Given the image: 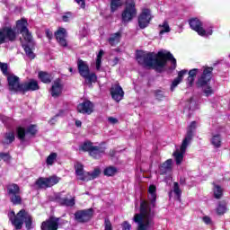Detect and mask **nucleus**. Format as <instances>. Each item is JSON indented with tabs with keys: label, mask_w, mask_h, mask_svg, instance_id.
<instances>
[{
	"label": "nucleus",
	"mask_w": 230,
	"mask_h": 230,
	"mask_svg": "<svg viewBox=\"0 0 230 230\" xmlns=\"http://www.w3.org/2000/svg\"><path fill=\"white\" fill-rule=\"evenodd\" d=\"M49 93L53 98H58L60 94H62L61 87H52L49 90Z\"/></svg>",
	"instance_id": "nucleus-34"
},
{
	"label": "nucleus",
	"mask_w": 230,
	"mask_h": 230,
	"mask_svg": "<svg viewBox=\"0 0 230 230\" xmlns=\"http://www.w3.org/2000/svg\"><path fill=\"white\" fill-rule=\"evenodd\" d=\"M54 36L59 46L67 48V40H66V37H67V31H66L65 28L59 27L58 30L55 31Z\"/></svg>",
	"instance_id": "nucleus-15"
},
{
	"label": "nucleus",
	"mask_w": 230,
	"mask_h": 230,
	"mask_svg": "<svg viewBox=\"0 0 230 230\" xmlns=\"http://www.w3.org/2000/svg\"><path fill=\"white\" fill-rule=\"evenodd\" d=\"M45 33H46V37H47V39H49V40H53V31H51V30L46 29Z\"/></svg>",
	"instance_id": "nucleus-49"
},
{
	"label": "nucleus",
	"mask_w": 230,
	"mask_h": 230,
	"mask_svg": "<svg viewBox=\"0 0 230 230\" xmlns=\"http://www.w3.org/2000/svg\"><path fill=\"white\" fill-rule=\"evenodd\" d=\"M120 39L121 32H116L114 34H111V36L108 40V42L109 44H111V46H116V44H119Z\"/></svg>",
	"instance_id": "nucleus-28"
},
{
	"label": "nucleus",
	"mask_w": 230,
	"mask_h": 230,
	"mask_svg": "<svg viewBox=\"0 0 230 230\" xmlns=\"http://www.w3.org/2000/svg\"><path fill=\"white\" fill-rule=\"evenodd\" d=\"M189 26L193 31H196L199 37H206V29L204 28V23L199 18H190L189 20Z\"/></svg>",
	"instance_id": "nucleus-13"
},
{
	"label": "nucleus",
	"mask_w": 230,
	"mask_h": 230,
	"mask_svg": "<svg viewBox=\"0 0 230 230\" xmlns=\"http://www.w3.org/2000/svg\"><path fill=\"white\" fill-rule=\"evenodd\" d=\"M203 222H204L205 224H207L208 226H209V224H211V217H203Z\"/></svg>",
	"instance_id": "nucleus-56"
},
{
	"label": "nucleus",
	"mask_w": 230,
	"mask_h": 230,
	"mask_svg": "<svg viewBox=\"0 0 230 230\" xmlns=\"http://www.w3.org/2000/svg\"><path fill=\"white\" fill-rule=\"evenodd\" d=\"M111 94L112 100H114L117 102H121V100H123V97L125 96V92H123V88L121 87H111Z\"/></svg>",
	"instance_id": "nucleus-19"
},
{
	"label": "nucleus",
	"mask_w": 230,
	"mask_h": 230,
	"mask_svg": "<svg viewBox=\"0 0 230 230\" xmlns=\"http://www.w3.org/2000/svg\"><path fill=\"white\" fill-rule=\"evenodd\" d=\"M75 126L80 128L82 127V121L81 120H75Z\"/></svg>",
	"instance_id": "nucleus-59"
},
{
	"label": "nucleus",
	"mask_w": 230,
	"mask_h": 230,
	"mask_svg": "<svg viewBox=\"0 0 230 230\" xmlns=\"http://www.w3.org/2000/svg\"><path fill=\"white\" fill-rule=\"evenodd\" d=\"M37 87H9L11 94H26L28 91H37Z\"/></svg>",
	"instance_id": "nucleus-21"
},
{
	"label": "nucleus",
	"mask_w": 230,
	"mask_h": 230,
	"mask_svg": "<svg viewBox=\"0 0 230 230\" xmlns=\"http://www.w3.org/2000/svg\"><path fill=\"white\" fill-rule=\"evenodd\" d=\"M15 140V134L13 132H9L5 134L4 143L5 145H10V143H13Z\"/></svg>",
	"instance_id": "nucleus-31"
},
{
	"label": "nucleus",
	"mask_w": 230,
	"mask_h": 230,
	"mask_svg": "<svg viewBox=\"0 0 230 230\" xmlns=\"http://www.w3.org/2000/svg\"><path fill=\"white\" fill-rule=\"evenodd\" d=\"M137 15L135 0H127L124 10L121 13V21L123 24H128Z\"/></svg>",
	"instance_id": "nucleus-8"
},
{
	"label": "nucleus",
	"mask_w": 230,
	"mask_h": 230,
	"mask_svg": "<svg viewBox=\"0 0 230 230\" xmlns=\"http://www.w3.org/2000/svg\"><path fill=\"white\" fill-rule=\"evenodd\" d=\"M20 40H22V38H20Z\"/></svg>",
	"instance_id": "nucleus-62"
},
{
	"label": "nucleus",
	"mask_w": 230,
	"mask_h": 230,
	"mask_svg": "<svg viewBox=\"0 0 230 230\" xmlns=\"http://www.w3.org/2000/svg\"><path fill=\"white\" fill-rule=\"evenodd\" d=\"M27 134H31V136H35L37 134V125H31L27 128Z\"/></svg>",
	"instance_id": "nucleus-45"
},
{
	"label": "nucleus",
	"mask_w": 230,
	"mask_h": 230,
	"mask_svg": "<svg viewBox=\"0 0 230 230\" xmlns=\"http://www.w3.org/2000/svg\"><path fill=\"white\" fill-rule=\"evenodd\" d=\"M209 35H213V30H208V31H206V35L205 37L207 36H209Z\"/></svg>",
	"instance_id": "nucleus-58"
},
{
	"label": "nucleus",
	"mask_w": 230,
	"mask_h": 230,
	"mask_svg": "<svg viewBox=\"0 0 230 230\" xmlns=\"http://www.w3.org/2000/svg\"><path fill=\"white\" fill-rule=\"evenodd\" d=\"M155 96L157 100H161V98H163V92L162 91L156 92Z\"/></svg>",
	"instance_id": "nucleus-57"
},
{
	"label": "nucleus",
	"mask_w": 230,
	"mask_h": 230,
	"mask_svg": "<svg viewBox=\"0 0 230 230\" xmlns=\"http://www.w3.org/2000/svg\"><path fill=\"white\" fill-rule=\"evenodd\" d=\"M216 211L217 215H224L227 213V203L226 201H219L216 208Z\"/></svg>",
	"instance_id": "nucleus-29"
},
{
	"label": "nucleus",
	"mask_w": 230,
	"mask_h": 230,
	"mask_svg": "<svg viewBox=\"0 0 230 230\" xmlns=\"http://www.w3.org/2000/svg\"><path fill=\"white\" fill-rule=\"evenodd\" d=\"M210 143L214 148H220L222 146V136L218 133H212Z\"/></svg>",
	"instance_id": "nucleus-23"
},
{
	"label": "nucleus",
	"mask_w": 230,
	"mask_h": 230,
	"mask_svg": "<svg viewBox=\"0 0 230 230\" xmlns=\"http://www.w3.org/2000/svg\"><path fill=\"white\" fill-rule=\"evenodd\" d=\"M195 128H197V122L192 121L187 128L186 136L183 138L180 148H176L173 153L174 161L177 166L182 164V161H184V155L186 154L188 146H190V144L191 143V139H193Z\"/></svg>",
	"instance_id": "nucleus-4"
},
{
	"label": "nucleus",
	"mask_w": 230,
	"mask_h": 230,
	"mask_svg": "<svg viewBox=\"0 0 230 230\" xmlns=\"http://www.w3.org/2000/svg\"><path fill=\"white\" fill-rule=\"evenodd\" d=\"M8 217L15 229H22L24 223L28 229H31V216L26 210L22 209L16 215L15 212L11 211Z\"/></svg>",
	"instance_id": "nucleus-5"
},
{
	"label": "nucleus",
	"mask_w": 230,
	"mask_h": 230,
	"mask_svg": "<svg viewBox=\"0 0 230 230\" xmlns=\"http://www.w3.org/2000/svg\"><path fill=\"white\" fill-rule=\"evenodd\" d=\"M37 186H39V188H49V185L48 183V178H40L37 181H36Z\"/></svg>",
	"instance_id": "nucleus-35"
},
{
	"label": "nucleus",
	"mask_w": 230,
	"mask_h": 230,
	"mask_svg": "<svg viewBox=\"0 0 230 230\" xmlns=\"http://www.w3.org/2000/svg\"><path fill=\"white\" fill-rule=\"evenodd\" d=\"M94 146H93V143L91 142H84V144H82L79 146V151L80 152H89V154L91 153V150H93V147Z\"/></svg>",
	"instance_id": "nucleus-30"
},
{
	"label": "nucleus",
	"mask_w": 230,
	"mask_h": 230,
	"mask_svg": "<svg viewBox=\"0 0 230 230\" xmlns=\"http://www.w3.org/2000/svg\"><path fill=\"white\" fill-rule=\"evenodd\" d=\"M69 71H70V73H73V68L70 67V68H69Z\"/></svg>",
	"instance_id": "nucleus-61"
},
{
	"label": "nucleus",
	"mask_w": 230,
	"mask_h": 230,
	"mask_svg": "<svg viewBox=\"0 0 230 230\" xmlns=\"http://www.w3.org/2000/svg\"><path fill=\"white\" fill-rule=\"evenodd\" d=\"M203 92L205 93L206 96H211L213 90L211 89V87H205L203 89Z\"/></svg>",
	"instance_id": "nucleus-51"
},
{
	"label": "nucleus",
	"mask_w": 230,
	"mask_h": 230,
	"mask_svg": "<svg viewBox=\"0 0 230 230\" xmlns=\"http://www.w3.org/2000/svg\"><path fill=\"white\" fill-rule=\"evenodd\" d=\"M71 19H73V13L71 12H66L62 16L63 22H69Z\"/></svg>",
	"instance_id": "nucleus-44"
},
{
	"label": "nucleus",
	"mask_w": 230,
	"mask_h": 230,
	"mask_svg": "<svg viewBox=\"0 0 230 230\" xmlns=\"http://www.w3.org/2000/svg\"><path fill=\"white\" fill-rule=\"evenodd\" d=\"M100 169H94L93 172H88L87 179L88 181H93L100 176Z\"/></svg>",
	"instance_id": "nucleus-42"
},
{
	"label": "nucleus",
	"mask_w": 230,
	"mask_h": 230,
	"mask_svg": "<svg viewBox=\"0 0 230 230\" xmlns=\"http://www.w3.org/2000/svg\"><path fill=\"white\" fill-rule=\"evenodd\" d=\"M0 85H1V79H0Z\"/></svg>",
	"instance_id": "nucleus-64"
},
{
	"label": "nucleus",
	"mask_w": 230,
	"mask_h": 230,
	"mask_svg": "<svg viewBox=\"0 0 230 230\" xmlns=\"http://www.w3.org/2000/svg\"><path fill=\"white\" fill-rule=\"evenodd\" d=\"M113 87H121V86L119 85V83H116V84L113 85Z\"/></svg>",
	"instance_id": "nucleus-60"
},
{
	"label": "nucleus",
	"mask_w": 230,
	"mask_h": 230,
	"mask_svg": "<svg viewBox=\"0 0 230 230\" xmlns=\"http://www.w3.org/2000/svg\"><path fill=\"white\" fill-rule=\"evenodd\" d=\"M51 87H62V79L57 78L56 80H54Z\"/></svg>",
	"instance_id": "nucleus-48"
},
{
	"label": "nucleus",
	"mask_w": 230,
	"mask_h": 230,
	"mask_svg": "<svg viewBox=\"0 0 230 230\" xmlns=\"http://www.w3.org/2000/svg\"><path fill=\"white\" fill-rule=\"evenodd\" d=\"M172 163L173 160L168 159L162 165H160V174L164 175V173H168V172H171Z\"/></svg>",
	"instance_id": "nucleus-24"
},
{
	"label": "nucleus",
	"mask_w": 230,
	"mask_h": 230,
	"mask_svg": "<svg viewBox=\"0 0 230 230\" xmlns=\"http://www.w3.org/2000/svg\"><path fill=\"white\" fill-rule=\"evenodd\" d=\"M15 40H17V32L12 27L0 29V46L6 42H15Z\"/></svg>",
	"instance_id": "nucleus-11"
},
{
	"label": "nucleus",
	"mask_w": 230,
	"mask_h": 230,
	"mask_svg": "<svg viewBox=\"0 0 230 230\" xmlns=\"http://www.w3.org/2000/svg\"><path fill=\"white\" fill-rule=\"evenodd\" d=\"M155 191V186L151 185L148 189V199L151 204L146 201H142L140 204V213L136 214L133 217L134 223L137 226V230H151L154 226H155V221L154 220V218H155L154 207L155 206V199H157Z\"/></svg>",
	"instance_id": "nucleus-2"
},
{
	"label": "nucleus",
	"mask_w": 230,
	"mask_h": 230,
	"mask_svg": "<svg viewBox=\"0 0 230 230\" xmlns=\"http://www.w3.org/2000/svg\"><path fill=\"white\" fill-rule=\"evenodd\" d=\"M16 30L22 36L25 42H28V44L33 42V35L28 29V20L26 18H21L16 21Z\"/></svg>",
	"instance_id": "nucleus-9"
},
{
	"label": "nucleus",
	"mask_w": 230,
	"mask_h": 230,
	"mask_svg": "<svg viewBox=\"0 0 230 230\" xmlns=\"http://www.w3.org/2000/svg\"><path fill=\"white\" fill-rule=\"evenodd\" d=\"M59 204H61V206H67L72 208V206L75 205V198L73 197H65V198H59L58 199Z\"/></svg>",
	"instance_id": "nucleus-27"
},
{
	"label": "nucleus",
	"mask_w": 230,
	"mask_h": 230,
	"mask_svg": "<svg viewBox=\"0 0 230 230\" xmlns=\"http://www.w3.org/2000/svg\"><path fill=\"white\" fill-rule=\"evenodd\" d=\"M151 21L152 13L150 9H143L137 18L138 27L140 28V30H145V28H148Z\"/></svg>",
	"instance_id": "nucleus-12"
},
{
	"label": "nucleus",
	"mask_w": 230,
	"mask_h": 230,
	"mask_svg": "<svg viewBox=\"0 0 230 230\" xmlns=\"http://www.w3.org/2000/svg\"><path fill=\"white\" fill-rule=\"evenodd\" d=\"M224 195V190L220 185H214V197L216 199H220Z\"/></svg>",
	"instance_id": "nucleus-32"
},
{
	"label": "nucleus",
	"mask_w": 230,
	"mask_h": 230,
	"mask_svg": "<svg viewBox=\"0 0 230 230\" xmlns=\"http://www.w3.org/2000/svg\"><path fill=\"white\" fill-rule=\"evenodd\" d=\"M171 91H173V88H171Z\"/></svg>",
	"instance_id": "nucleus-63"
},
{
	"label": "nucleus",
	"mask_w": 230,
	"mask_h": 230,
	"mask_svg": "<svg viewBox=\"0 0 230 230\" xmlns=\"http://www.w3.org/2000/svg\"><path fill=\"white\" fill-rule=\"evenodd\" d=\"M41 230H58V219L50 217L42 222Z\"/></svg>",
	"instance_id": "nucleus-17"
},
{
	"label": "nucleus",
	"mask_w": 230,
	"mask_h": 230,
	"mask_svg": "<svg viewBox=\"0 0 230 230\" xmlns=\"http://www.w3.org/2000/svg\"><path fill=\"white\" fill-rule=\"evenodd\" d=\"M77 112L80 114H86V116H91L94 112V103L89 100H85L77 105Z\"/></svg>",
	"instance_id": "nucleus-14"
},
{
	"label": "nucleus",
	"mask_w": 230,
	"mask_h": 230,
	"mask_svg": "<svg viewBox=\"0 0 230 230\" xmlns=\"http://www.w3.org/2000/svg\"><path fill=\"white\" fill-rule=\"evenodd\" d=\"M105 230H112V224L109 219H105L104 221Z\"/></svg>",
	"instance_id": "nucleus-50"
},
{
	"label": "nucleus",
	"mask_w": 230,
	"mask_h": 230,
	"mask_svg": "<svg viewBox=\"0 0 230 230\" xmlns=\"http://www.w3.org/2000/svg\"><path fill=\"white\" fill-rule=\"evenodd\" d=\"M173 193L176 195L178 200H181V195H182V190H181V188L179 187V183L174 182L173 183Z\"/></svg>",
	"instance_id": "nucleus-38"
},
{
	"label": "nucleus",
	"mask_w": 230,
	"mask_h": 230,
	"mask_svg": "<svg viewBox=\"0 0 230 230\" xmlns=\"http://www.w3.org/2000/svg\"><path fill=\"white\" fill-rule=\"evenodd\" d=\"M30 46H33V40L31 43H22V48L24 49L27 57L33 60V58H35V53H33V50L31 49V48H30Z\"/></svg>",
	"instance_id": "nucleus-25"
},
{
	"label": "nucleus",
	"mask_w": 230,
	"mask_h": 230,
	"mask_svg": "<svg viewBox=\"0 0 230 230\" xmlns=\"http://www.w3.org/2000/svg\"><path fill=\"white\" fill-rule=\"evenodd\" d=\"M117 172H118V169H116L115 167L110 166L104 170V175H107V177H112V175H116Z\"/></svg>",
	"instance_id": "nucleus-36"
},
{
	"label": "nucleus",
	"mask_w": 230,
	"mask_h": 230,
	"mask_svg": "<svg viewBox=\"0 0 230 230\" xmlns=\"http://www.w3.org/2000/svg\"><path fill=\"white\" fill-rule=\"evenodd\" d=\"M103 49H101L99 51V53L97 54V58H96V69L97 71H100L101 67H102V58H103Z\"/></svg>",
	"instance_id": "nucleus-33"
},
{
	"label": "nucleus",
	"mask_w": 230,
	"mask_h": 230,
	"mask_svg": "<svg viewBox=\"0 0 230 230\" xmlns=\"http://www.w3.org/2000/svg\"><path fill=\"white\" fill-rule=\"evenodd\" d=\"M38 78L42 82V84H51L55 79V76L52 73L46 72V71H40L38 73Z\"/></svg>",
	"instance_id": "nucleus-20"
},
{
	"label": "nucleus",
	"mask_w": 230,
	"mask_h": 230,
	"mask_svg": "<svg viewBox=\"0 0 230 230\" xmlns=\"http://www.w3.org/2000/svg\"><path fill=\"white\" fill-rule=\"evenodd\" d=\"M0 69L3 75H8V64L0 62Z\"/></svg>",
	"instance_id": "nucleus-46"
},
{
	"label": "nucleus",
	"mask_w": 230,
	"mask_h": 230,
	"mask_svg": "<svg viewBox=\"0 0 230 230\" xmlns=\"http://www.w3.org/2000/svg\"><path fill=\"white\" fill-rule=\"evenodd\" d=\"M121 226H122V230H131L132 229V225H130V223H128V221L123 222Z\"/></svg>",
	"instance_id": "nucleus-47"
},
{
	"label": "nucleus",
	"mask_w": 230,
	"mask_h": 230,
	"mask_svg": "<svg viewBox=\"0 0 230 230\" xmlns=\"http://www.w3.org/2000/svg\"><path fill=\"white\" fill-rule=\"evenodd\" d=\"M124 1L125 0H111V3H110L111 13H114L115 12H118V9L123 6Z\"/></svg>",
	"instance_id": "nucleus-26"
},
{
	"label": "nucleus",
	"mask_w": 230,
	"mask_h": 230,
	"mask_svg": "<svg viewBox=\"0 0 230 230\" xmlns=\"http://www.w3.org/2000/svg\"><path fill=\"white\" fill-rule=\"evenodd\" d=\"M77 4H80L81 8H85V0H75Z\"/></svg>",
	"instance_id": "nucleus-54"
},
{
	"label": "nucleus",
	"mask_w": 230,
	"mask_h": 230,
	"mask_svg": "<svg viewBox=\"0 0 230 230\" xmlns=\"http://www.w3.org/2000/svg\"><path fill=\"white\" fill-rule=\"evenodd\" d=\"M17 137L21 139V141H24V137H26V129L24 128H17Z\"/></svg>",
	"instance_id": "nucleus-40"
},
{
	"label": "nucleus",
	"mask_w": 230,
	"mask_h": 230,
	"mask_svg": "<svg viewBox=\"0 0 230 230\" xmlns=\"http://www.w3.org/2000/svg\"><path fill=\"white\" fill-rule=\"evenodd\" d=\"M181 84V81L180 79H178L177 77L172 81V87H177L178 84Z\"/></svg>",
	"instance_id": "nucleus-55"
},
{
	"label": "nucleus",
	"mask_w": 230,
	"mask_h": 230,
	"mask_svg": "<svg viewBox=\"0 0 230 230\" xmlns=\"http://www.w3.org/2000/svg\"><path fill=\"white\" fill-rule=\"evenodd\" d=\"M7 77L8 87H39V82L35 79H30L24 83H21V78L14 74H10L7 70V74L4 75Z\"/></svg>",
	"instance_id": "nucleus-7"
},
{
	"label": "nucleus",
	"mask_w": 230,
	"mask_h": 230,
	"mask_svg": "<svg viewBox=\"0 0 230 230\" xmlns=\"http://www.w3.org/2000/svg\"><path fill=\"white\" fill-rule=\"evenodd\" d=\"M162 28H164V30L160 31V35H164V33H170L171 29L170 25H168V22H164Z\"/></svg>",
	"instance_id": "nucleus-43"
},
{
	"label": "nucleus",
	"mask_w": 230,
	"mask_h": 230,
	"mask_svg": "<svg viewBox=\"0 0 230 230\" xmlns=\"http://www.w3.org/2000/svg\"><path fill=\"white\" fill-rule=\"evenodd\" d=\"M77 70L80 76L84 79L85 83L88 84V85H93V84H96V82L98 81V76L94 72L91 73V69H89V65H87L85 61L78 59Z\"/></svg>",
	"instance_id": "nucleus-6"
},
{
	"label": "nucleus",
	"mask_w": 230,
	"mask_h": 230,
	"mask_svg": "<svg viewBox=\"0 0 230 230\" xmlns=\"http://www.w3.org/2000/svg\"><path fill=\"white\" fill-rule=\"evenodd\" d=\"M7 190V197L10 199V202L13 204V206H20L22 204V198L21 197V188L19 185L13 183L9 184L6 187Z\"/></svg>",
	"instance_id": "nucleus-10"
},
{
	"label": "nucleus",
	"mask_w": 230,
	"mask_h": 230,
	"mask_svg": "<svg viewBox=\"0 0 230 230\" xmlns=\"http://www.w3.org/2000/svg\"><path fill=\"white\" fill-rule=\"evenodd\" d=\"M57 153H51L46 160L47 164H49V166H51L53 164V163H55V161H57Z\"/></svg>",
	"instance_id": "nucleus-41"
},
{
	"label": "nucleus",
	"mask_w": 230,
	"mask_h": 230,
	"mask_svg": "<svg viewBox=\"0 0 230 230\" xmlns=\"http://www.w3.org/2000/svg\"><path fill=\"white\" fill-rule=\"evenodd\" d=\"M213 66H203V72L197 78L199 75V68H192L189 72L187 69H183L178 73L177 79L182 82L184 75H189L186 79V84L189 87H193L196 84V87H210L211 82L213 81ZM197 78L196 82L195 79Z\"/></svg>",
	"instance_id": "nucleus-3"
},
{
	"label": "nucleus",
	"mask_w": 230,
	"mask_h": 230,
	"mask_svg": "<svg viewBox=\"0 0 230 230\" xmlns=\"http://www.w3.org/2000/svg\"><path fill=\"white\" fill-rule=\"evenodd\" d=\"M75 220L77 222H87L91 220V217H93V209H87V210H80L75 212Z\"/></svg>",
	"instance_id": "nucleus-16"
},
{
	"label": "nucleus",
	"mask_w": 230,
	"mask_h": 230,
	"mask_svg": "<svg viewBox=\"0 0 230 230\" xmlns=\"http://www.w3.org/2000/svg\"><path fill=\"white\" fill-rule=\"evenodd\" d=\"M136 60L142 67L154 69L156 73H163L169 60L173 66L172 69L177 67V59L173 58V55L170 51L164 52V50H160L155 54V52L137 50Z\"/></svg>",
	"instance_id": "nucleus-1"
},
{
	"label": "nucleus",
	"mask_w": 230,
	"mask_h": 230,
	"mask_svg": "<svg viewBox=\"0 0 230 230\" xmlns=\"http://www.w3.org/2000/svg\"><path fill=\"white\" fill-rule=\"evenodd\" d=\"M0 157L4 160V161H10V155L9 154H1Z\"/></svg>",
	"instance_id": "nucleus-53"
},
{
	"label": "nucleus",
	"mask_w": 230,
	"mask_h": 230,
	"mask_svg": "<svg viewBox=\"0 0 230 230\" xmlns=\"http://www.w3.org/2000/svg\"><path fill=\"white\" fill-rule=\"evenodd\" d=\"M108 121L111 125H116V123H118V119H116L114 117H110V118H108Z\"/></svg>",
	"instance_id": "nucleus-52"
},
{
	"label": "nucleus",
	"mask_w": 230,
	"mask_h": 230,
	"mask_svg": "<svg viewBox=\"0 0 230 230\" xmlns=\"http://www.w3.org/2000/svg\"><path fill=\"white\" fill-rule=\"evenodd\" d=\"M75 168L76 177L79 181H89V178H87V176L89 175V172H85L84 171V165L80 163L75 164Z\"/></svg>",
	"instance_id": "nucleus-18"
},
{
	"label": "nucleus",
	"mask_w": 230,
	"mask_h": 230,
	"mask_svg": "<svg viewBox=\"0 0 230 230\" xmlns=\"http://www.w3.org/2000/svg\"><path fill=\"white\" fill-rule=\"evenodd\" d=\"M185 109H188L189 111H195V109H197V102L194 101L193 98H190V100L188 101L187 106Z\"/></svg>",
	"instance_id": "nucleus-39"
},
{
	"label": "nucleus",
	"mask_w": 230,
	"mask_h": 230,
	"mask_svg": "<svg viewBox=\"0 0 230 230\" xmlns=\"http://www.w3.org/2000/svg\"><path fill=\"white\" fill-rule=\"evenodd\" d=\"M105 154V148L102 146H94L90 151L91 157H93V159H100L102 155Z\"/></svg>",
	"instance_id": "nucleus-22"
},
{
	"label": "nucleus",
	"mask_w": 230,
	"mask_h": 230,
	"mask_svg": "<svg viewBox=\"0 0 230 230\" xmlns=\"http://www.w3.org/2000/svg\"><path fill=\"white\" fill-rule=\"evenodd\" d=\"M49 188H51V186H55V184H58L60 178L57 176H51L49 178H47Z\"/></svg>",
	"instance_id": "nucleus-37"
}]
</instances>
